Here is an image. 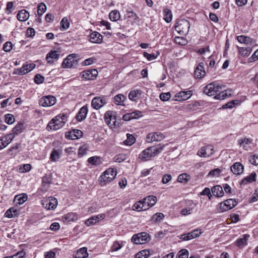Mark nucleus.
I'll use <instances>...</instances> for the list:
<instances>
[{
	"label": "nucleus",
	"mask_w": 258,
	"mask_h": 258,
	"mask_svg": "<svg viewBox=\"0 0 258 258\" xmlns=\"http://www.w3.org/2000/svg\"><path fill=\"white\" fill-rule=\"evenodd\" d=\"M165 145L159 144L143 150L139 155V158L143 161L150 160L152 157L159 154L164 149Z\"/></svg>",
	"instance_id": "obj_1"
},
{
	"label": "nucleus",
	"mask_w": 258,
	"mask_h": 258,
	"mask_svg": "<svg viewBox=\"0 0 258 258\" xmlns=\"http://www.w3.org/2000/svg\"><path fill=\"white\" fill-rule=\"evenodd\" d=\"M117 174L116 170L114 169L108 168L99 177V182L102 186L105 185L107 183L112 181Z\"/></svg>",
	"instance_id": "obj_2"
},
{
	"label": "nucleus",
	"mask_w": 258,
	"mask_h": 258,
	"mask_svg": "<svg viewBox=\"0 0 258 258\" xmlns=\"http://www.w3.org/2000/svg\"><path fill=\"white\" fill-rule=\"evenodd\" d=\"M190 28L189 22L184 19L178 20L175 26V29L177 33L181 35L185 36L188 33Z\"/></svg>",
	"instance_id": "obj_3"
},
{
	"label": "nucleus",
	"mask_w": 258,
	"mask_h": 258,
	"mask_svg": "<svg viewBox=\"0 0 258 258\" xmlns=\"http://www.w3.org/2000/svg\"><path fill=\"white\" fill-rule=\"evenodd\" d=\"M223 87V86L220 85L217 82H214L205 86L203 89V92L208 96H213L220 91Z\"/></svg>",
	"instance_id": "obj_4"
},
{
	"label": "nucleus",
	"mask_w": 258,
	"mask_h": 258,
	"mask_svg": "<svg viewBox=\"0 0 258 258\" xmlns=\"http://www.w3.org/2000/svg\"><path fill=\"white\" fill-rule=\"evenodd\" d=\"M151 236L145 232L134 234L132 237V241L136 244H143L148 243L151 240Z\"/></svg>",
	"instance_id": "obj_5"
},
{
	"label": "nucleus",
	"mask_w": 258,
	"mask_h": 258,
	"mask_svg": "<svg viewBox=\"0 0 258 258\" xmlns=\"http://www.w3.org/2000/svg\"><path fill=\"white\" fill-rule=\"evenodd\" d=\"M77 54L75 53H72L69 55L67 58H66L62 64L61 67L62 68H75L78 64V60L76 59Z\"/></svg>",
	"instance_id": "obj_6"
},
{
	"label": "nucleus",
	"mask_w": 258,
	"mask_h": 258,
	"mask_svg": "<svg viewBox=\"0 0 258 258\" xmlns=\"http://www.w3.org/2000/svg\"><path fill=\"white\" fill-rule=\"evenodd\" d=\"M60 118V116L57 115L51 119L46 127V130L48 131L52 130L56 131L63 126L64 122L59 119Z\"/></svg>",
	"instance_id": "obj_7"
},
{
	"label": "nucleus",
	"mask_w": 258,
	"mask_h": 258,
	"mask_svg": "<svg viewBox=\"0 0 258 258\" xmlns=\"http://www.w3.org/2000/svg\"><path fill=\"white\" fill-rule=\"evenodd\" d=\"M237 204V202L235 199H229L221 202L219 204V211L224 212L229 210L232 209Z\"/></svg>",
	"instance_id": "obj_8"
},
{
	"label": "nucleus",
	"mask_w": 258,
	"mask_h": 258,
	"mask_svg": "<svg viewBox=\"0 0 258 258\" xmlns=\"http://www.w3.org/2000/svg\"><path fill=\"white\" fill-rule=\"evenodd\" d=\"M214 153V148L211 145L201 147L198 151L197 155L201 157L207 158L210 157Z\"/></svg>",
	"instance_id": "obj_9"
},
{
	"label": "nucleus",
	"mask_w": 258,
	"mask_h": 258,
	"mask_svg": "<svg viewBox=\"0 0 258 258\" xmlns=\"http://www.w3.org/2000/svg\"><path fill=\"white\" fill-rule=\"evenodd\" d=\"M56 101V98L52 95L45 96L41 98L39 103L43 107H49L53 105Z\"/></svg>",
	"instance_id": "obj_10"
},
{
	"label": "nucleus",
	"mask_w": 258,
	"mask_h": 258,
	"mask_svg": "<svg viewBox=\"0 0 258 258\" xmlns=\"http://www.w3.org/2000/svg\"><path fill=\"white\" fill-rule=\"evenodd\" d=\"M165 138L164 135L160 132H152L148 134L146 138V141L147 143L153 142H160Z\"/></svg>",
	"instance_id": "obj_11"
},
{
	"label": "nucleus",
	"mask_w": 258,
	"mask_h": 258,
	"mask_svg": "<svg viewBox=\"0 0 258 258\" xmlns=\"http://www.w3.org/2000/svg\"><path fill=\"white\" fill-rule=\"evenodd\" d=\"M42 205L47 210H53L57 204V200L53 197H49L48 199L43 200Z\"/></svg>",
	"instance_id": "obj_12"
},
{
	"label": "nucleus",
	"mask_w": 258,
	"mask_h": 258,
	"mask_svg": "<svg viewBox=\"0 0 258 258\" xmlns=\"http://www.w3.org/2000/svg\"><path fill=\"white\" fill-rule=\"evenodd\" d=\"M192 95V91L189 90L186 91H180L177 93L174 99V101H181L189 99Z\"/></svg>",
	"instance_id": "obj_13"
},
{
	"label": "nucleus",
	"mask_w": 258,
	"mask_h": 258,
	"mask_svg": "<svg viewBox=\"0 0 258 258\" xmlns=\"http://www.w3.org/2000/svg\"><path fill=\"white\" fill-rule=\"evenodd\" d=\"M202 234V232L199 229H196L187 234L180 235V239L183 241H187L195 238L198 237Z\"/></svg>",
	"instance_id": "obj_14"
},
{
	"label": "nucleus",
	"mask_w": 258,
	"mask_h": 258,
	"mask_svg": "<svg viewBox=\"0 0 258 258\" xmlns=\"http://www.w3.org/2000/svg\"><path fill=\"white\" fill-rule=\"evenodd\" d=\"M106 103L104 97H96L93 99L91 102L92 106L95 109L98 110Z\"/></svg>",
	"instance_id": "obj_15"
},
{
	"label": "nucleus",
	"mask_w": 258,
	"mask_h": 258,
	"mask_svg": "<svg viewBox=\"0 0 258 258\" xmlns=\"http://www.w3.org/2000/svg\"><path fill=\"white\" fill-rule=\"evenodd\" d=\"M195 77L196 79H201L206 75V72L204 70V64L203 62H200L196 67L195 72Z\"/></svg>",
	"instance_id": "obj_16"
},
{
	"label": "nucleus",
	"mask_w": 258,
	"mask_h": 258,
	"mask_svg": "<svg viewBox=\"0 0 258 258\" xmlns=\"http://www.w3.org/2000/svg\"><path fill=\"white\" fill-rule=\"evenodd\" d=\"M82 77L86 80H93L98 75V72L96 69L86 70L82 73Z\"/></svg>",
	"instance_id": "obj_17"
},
{
	"label": "nucleus",
	"mask_w": 258,
	"mask_h": 258,
	"mask_svg": "<svg viewBox=\"0 0 258 258\" xmlns=\"http://www.w3.org/2000/svg\"><path fill=\"white\" fill-rule=\"evenodd\" d=\"M88 108L87 106H84L80 109L78 114L76 116V118L79 121L84 120L88 113Z\"/></svg>",
	"instance_id": "obj_18"
},
{
	"label": "nucleus",
	"mask_w": 258,
	"mask_h": 258,
	"mask_svg": "<svg viewBox=\"0 0 258 258\" xmlns=\"http://www.w3.org/2000/svg\"><path fill=\"white\" fill-rule=\"evenodd\" d=\"M25 130L24 123L23 122H18L15 126L13 128L12 132L11 133L14 135V137L21 133H22Z\"/></svg>",
	"instance_id": "obj_19"
},
{
	"label": "nucleus",
	"mask_w": 258,
	"mask_h": 258,
	"mask_svg": "<svg viewBox=\"0 0 258 258\" xmlns=\"http://www.w3.org/2000/svg\"><path fill=\"white\" fill-rule=\"evenodd\" d=\"M90 41L92 43H100L102 41V36L98 32L94 31L89 35Z\"/></svg>",
	"instance_id": "obj_20"
},
{
	"label": "nucleus",
	"mask_w": 258,
	"mask_h": 258,
	"mask_svg": "<svg viewBox=\"0 0 258 258\" xmlns=\"http://www.w3.org/2000/svg\"><path fill=\"white\" fill-rule=\"evenodd\" d=\"M256 174L255 172H252L250 175L244 178L240 182L241 185H245L248 183H252L256 180Z\"/></svg>",
	"instance_id": "obj_21"
},
{
	"label": "nucleus",
	"mask_w": 258,
	"mask_h": 258,
	"mask_svg": "<svg viewBox=\"0 0 258 258\" xmlns=\"http://www.w3.org/2000/svg\"><path fill=\"white\" fill-rule=\"evenodd\" d=\"M231 170L234 174L239 175L243 172V166L239 162H236L231 167Z\"/></svg>",
	"instance_id": "obj_22"
},
{
	"label": "nucleus",
	"mask_w": 258,
	"mask_h": 258,
	"mask_svg": "<svg viewBox=\"0 0 258 258\" xmlns=\"http://www.w3.org/2000/svg\"><path fill=\"white\" fill-rule=\"evenodd\" d=\"M126 100V97L122 94H118L113 98V102L117 105L124 106V102Z\"/></svg>",
	"instance_id": "obj_23"
},
{
	"label": "nucleus",
	"mask_w": 258,
	"mask_h": 258,
	"mask_svg": "<svg viewBox=\"0 0 258 258\" xmlns=\"http://www.w3.org/2000/svg\"><path fill=\"white\" fill-rule=\"evenodd\" d=\"M249 235L244 234L242 237L237 239L235 242V245L238 247H243L247 244V240Z\"/></svg>",
	"instance_id": "obj_24"
},
{
	"label": "nucleus",
	"mask_w": 258,
	"mask_h": 258,
	"mask_svg": "<svg viewBox=\"0 0 258 258\" xmlns=\"http://www.w3.org/2000/svg\"><path fill=\"white\" fill-rule=\"evenodd\" d=\"M213 196L217 197H221L224 195V191L221 186L217 185L213 186L211 189Z\"/></svg>",
	"instance_id": "obj_25"
},
{
	"label": "nucleus",
	"mask_w": 258,
	"mask_h": 258,
	"mask_svg": "<svg viewBox=\"0 0 258 258\" xmlns=\"http://www.w3.org/2000/svg\"><path fill=\"white\" fill-rule=\"evenodd\" d=\"M29 17V12L24 9L20 11L17 15V18L20 21H26Z\"/></svg>",
	"instance_id": "obj_26"
},
{
	"label": "nucleus",
	"mask_w": 258,
	"mask_h": 258,
	"mask_svg": "<svg viewBox=\"0 0 258 258\" xmlns=\"http://www.w3.org/2000/svg\"><path fill=\"white\" fill-rule=\"evenodd\" d=\"M87 249L83 247L78 250L74 255L75 258H86L88 256Z\"/></svg>",
	"instance_id": "obj_27"
},
{
	"label": "nucleus",
	"mask_w": 258,
	"mask_h": 258,
	"mask_svg": "<svg viewBox=\"0 0 258 258\" xmlns=\"http://www.w3.org/2000/svg\"><path fill=\"white\" fill-rule=\"evenodd\" d=\"M232 90H226L221 91L219 94H217L215 96V98L216 99L223 100L227 97L231 96Z\"/></svg>",
	"instance_id": "obj_28"
},
{
	"label": "nucleus",
	"mask_w": 258,
	"mask_h": 258,
	"mask_svg": "<svg viewBox=\"0 0 258 258\" xmlns=\"http://www.w3.org/2000/svg\"><path fill=\"white\" fill-rule=\"evenodd\" d=\"M157 202V198L154 196H149L144 198V203L147 204L148 209L154 206Z\"/></svg>",
	"instance_id": "obj_29"
},
{
	"label": "nucleus",
	"mask_w": 258,
	"mask_h": 258,
	"mask_svg": "<svg viewBox=\"0 0 258 258\" xmlns=\"http://www.w3.org/2000/svg\"><path fill=\"white\" fill-rule=\"evenodd\" d=\"M19 213L20 211L15 209V208H11L6 211L5 216L7 218H11L18 216L19 215Z\"/></svg>",
	"instance_id": "obj_30"
},
{
	"label": "nucleus",
	"mask_w": 258,
	"mask_h": 258,
	"mask_svg": "<svg viewBox=\"0 0 258 258\" xmlns=\"http://www.w3.org/2000/svg\"><path fill=\"white\" fill-rule=\"evenodd\" d=\"M237 41L241 43L251 44L253 42V39L248 36L244 35H240L237 37Z\"/></svg>",
	"instance_id": "obj_31"
},
{
	"label": "nucleus",
	"mask_w": 258,
	"mask_h": 258,
	"mask_svg": "<svg viewBox=\"0 0 258 258\" xmlns=\"http://www.w3.org/2000/svg\"><path fill=\"white\" fill-rule=\"evenodd\" d=\"M252 140L248 138H243L238 140V145L242 146L244 150H247L248 146L251 143Z\"/></svg>",
	"instance_id": "obj_32"
},
{
	"label": "nucleus",
	"mask_w": 258,
	"mask_h": 258,
	"mask_svg": "<svg viewBox=\"0 0 258 258\" xmlns=\"http://www.w3.org/2000/svg\"><path fill=\"white\" fill-rule=\"evenodd\" d=\"M59 56V54H58L56 51H51L46 55V59L48 63H52V61L50 59H57L58 58Z\"/></svg>",
	"instance_id": "obj_33"
},
{
	"label": "nucleus",
	"mask_w": 258,
	"mask_h": 258,
	"mask_svg": "<svg viewBox=\"0 0 258 258\" xmlns=\"http://www.w3.org/2000/svg\"><path fill=\"white\" fill-rule=\"evenodd\" d=\"M133 210L138 212L146 210L148 209L147 206H144L142 203V201H140L136 203L132 207Z\"/></svg>",
	"instance_id": "obj_34"
},
{
	"label": "nucleus",
	"mask_w": 258,
	"mask_h": 258,
	"mask_svg": "<svg viewBox=\"0 0 258 258\" xmlns=\"http://www.w3.org/2000/svg\"><path fill=\"white\" fill-rule=\"evenodd\" d=\"M237 48L238 49V52L239 54H240L242 56H248L252 50L251 48L250 47L244 48L237 46Z\"/></svg>",
	"instance_id": "obj_35"
},
{
	"label": "nucleus",
	"mask_w": 258,
	"mask_h": 258,
	"mask_svg": "<svg viewBox=\"0 0 258 258\" xmlns=\"http://www.w3.org/2000/svg\"><path fill=\"white\" fill-rule=\"evenodd\" d=\"M164 19L167 23H169L172 19V14L171 11L167 8H166L163 11Z\"/></svg>",
	"instance_id": "obj_36"
},
{
	"label": "nucleus",
	"mask_w": 258,
	"mask_h": 258,
	"mask_svg": "<svg viewBox=\"0 0 258 258\" xmlns=\"http://www.w3.org/2000/svg\"><path fill=\"white\" fill-rule=\"evenodd\" d=\"M78 218V216L77 213H69L64 216V219L67 222L71 221H75Z\"/></svg>",
	"instance_id": "obj_37"
},
{
	"label": "nucleus",
	"mask_w": 258,
	"mask_h": 258,
	"mask_svg": "<svg viewBox=\"0 0 258 258\" xmlns=\"http://www.w3.org/2000/svg\"><path fill=\"white\" fill-rule=\"evenodd\" d=\"M27 199V196L26 194H23L21 195H17L15 196L14 201L16 202V201H18V202H16V205H21L23 204Z\"/></svg>",
	"instance_id": "obj_38"
},
{
	"label": "nucleus",
	"mask_w": 258,
	"mask_h": 258,
	"mask_svg": "<svg viewBox=\"0 0 258 258\" xmlns=\"http://www.w3.org/2000/svg\"><path fill=\"white\" fill-rule=\"evenodd\" d=\"M109 19L111 21L115 22L120 18V14L116 10L112 11L109 15Z\"/></svg>",
	"instance_id": "obj_39"
},
{
	"label": "nucleus",
	"mask_w": 258,
	"mask_h": 258,
	"mask_svg": "<svg viewBox=\"0 0 258 258\" xmlns=\"http://www.w3.org/2000/svg\"><path fill=\"white\" fill-rule=\"evenodd\" d=\"M240 101L238 100H232L225 104L222 106L223 108H232L235 105L240 104Z\"/></svg>",
	"instance_id": "obj_40"
},
{
	"label": "nucleus",
	"mask_w": 258,
	"mask_h": 258,
	"mask_svg": "<svg viewBox=\"0 0 258 258\" xmlns=\"http://www.w3.org/2000/svg\"><path fill=\"white\" fill-rule=\"evenodd\" d=\"M14 135H12L11 134H8L6 136L2 137L1 138L3 140V142H4L5 145L6 147L12 141L13 139L14 138Z\"/></svg>",
	"instance_id": "obj_41"
},
{
	"label": "nucleus",
	"mask_w": 258,
	"mask_h": 258,
	"mask_svg": "<svg viewBox=\"0 0 258 258\" xmlns=\"http://www.w3.org/2000/svg\"><path fill=\"white\" fill-rule=\"evenodd\" d=\"M88 162L94 165H99L101 163L100 158L98 156H93L90 157L88 159Z\"/></svg>",
	"instance_id": "obj_42"
},
{
	"label": "nucleus",
	"mask_w": 258,
	"mask_h": 258,
	"mask_svg": "<svg viewBox=\"0 0 258 258\" xmlns=\"http://www.w3.org/2000/svg\"><path fill=\"white\" fill-rule=\"evenodd\" d=\"M189 175L187 173H182L178 175L177 181L179 182L186 183L189 178Z\"/></svg>",
	"instance_id": "obj_43"
},
{
	"label": "nucleus",
	"mask_w": 258,
	"mask_h": 258,
	"mask_svg": "<svg viewBox=\"0 0 258 258\" xmlns=\"http://www.w3.org/2000/svg\"><path fill=\"white\" fill-rule=\"evenodd\" d=\"M47 9L46 5L43 3H41L38 6L37 14L39 17H41L46 11Z\"/></svg>",
	"instance_id": "obj_44"
},
{
	"label": "nucleus",
	"mask_w": 258,
	"mask_h": 258,
	"mask_svg": "<svg viewBox=\"0 0 258 258\" xmlns=\"http://www.w3.org/2000/svg\"><path fill=\"white\" fill-rule=\"evenodd\" d=\"M249 163L254 165H258V155L256 154H251L248 157Z\"/></svg>",
	"instance_id": "obj_45"
},
{
	"label": "nucleus",
	"mask_w": 258,
	"mask_h": 258,
	"mask_svg": "<svg viewBox=\"0 0 258 258\" xmlns=\"http://www.w3.org/2000/svg\"><path fill=\"white\" fill-rule=\"evenodd\" d=\"M127 139L124 141V144L127 146H131L135 142V138L132 135L129 134H126Z\"/></svg>",
	"instance_id": "obj_46"
},
{
	"label": "nucleus",
	"mask_w": 258,
	"mask_h": 258,
	"mask_svg": "<svg viewBox=\"0 0 258 258\" xmlns=\"http://www.w3.org/2000/svg\"><path fill=\"white\" fill-rule=\"evenodd\" d=\"M60 158V153L58 150H53L50 154V159L52 161H56Z\"/></svg>",
	"instance_id": "obj_47"
},
{
	"label": "nucleus",
	"mask_w": 258,
	"mask_h": 258,
	"mask_svg": "<svg viewBox=\"0 0 258 258\" xmlns=\"http://www.w3.org/2000/svg\"><path fill=\"white\" fill-rule=\"evenodd\" d=\"M150 255V251L145 249L139 251L136 254V258H146Z\"/></svg>",
	"instance_id": "obj_48"
},
{
	"label": "nucleus",
	"mask_w": 258,
	"mask_h": 258,
	"mask_svg": "<svg viewBox=\"0 0 258 258\" xmlns=\"http://www.w3.org/2000/svg\"><path fill=\"white\" fill-rule=\"evenodd\" d=\"M88 150V147L84 145L80 147L78 150V156L79 157H82L84 155L86 154L87 151Z\"/></svg>",
	"instance_id": "obj_49"
},
{
	"label": "nucleus",
	"mask_w": 258,
	"mask_h": 258,
	"mask_svg": "<svg viewBox=\"0 0 258 258\" xmlns=\"http://www.w3.org/2000/svg\"><path fill=\"white\" fill-rule=\"evenodd\" d=\"M188 251L186 249H182L180 250L176 258H188Z\"/></svg>",
	"instance_id": "obj_50"
},
{
	"label": "nucleus",
	"mask_w": 258,
	"mask_h": 258,
	"mask_svg": "<svg viewBox=\"0 0 258 258\" xmlns=\"http://www.w3.org/2000/svg\"><path fill=\"white\" fill-rule=\"evenodd\" d=\"M60 25L62 29L67 30L70 27V22L69 21L67 17H64L62 18L60 22Z\"/></svg>",
	"instance_id": "obj_51"
},
{
	"label": "nucleus",
	"mask_w": 258,
	"mask_h": 258,
	"mask_svg": "<svg viewBox=\"0 0 258 258\" xmlns=\"http://www.w3.org/2000/svg\"><path fill=\"white\" fill-rule=\"evenodd\" d=\"M140 94V91L137 90H133L131 91L128 94V98L133 101H136V97H137L138 95Z\"/></svg>",
	"instance_id": "obj_52"
},
{
	"label": "nucleus",
	"mask_w": 258,
	"mask_h": 258,
	"mask_svg": "<svg viewBox=\"0 0 258 258\" xmlns=\"http://www.w3.org/2000/svg\"><path fill=\"white\" fill-rule=\"evenodd\" d=\"M5 122L9 124H11L15 121V118L11 114H7L5 115Z\"/></svg>",
	"instance_id": "obj_53"
},
{
	"label": "nucleus",
	"mask_w": 258,
	"mask_h": 258,
	"mask_svg": "<svg viewBox=\"0 0 258 258\" xmlns=\"http://www.w3.org/2000/svg\"><path fill=\"white\" fill-rule=\"evenodd\" d=\"M174 41L176 43L180 45H184L187 43L186 40L181 37L176 36L174 38Z\"/></svg>",
	"instance_id": "obj_54"
},
{
	"label": "nucleus",
	"mask_w": 258,
	"mask_h": 258,
	"mask_svg": "<svg viewBox=\"0 0 258 258\" xmlns=\"http://www.w3.org/2000/svg\"><path fill=\"white\" fill-rule=\"evenodd\" d=\"M104 118L107 122L115 119V116L112 115V112L111 111H108L105 113L104 115Z\"/></svg>",
	"instance_id": "obj_55"
},
{
	"label": "nucleus",
	"mask_w": 258,
	"mask_h": 258,
	"mask_svg": "<svg viewBox=\"0 0 258 258\" xmlns=\"http://www.w3.org/2000/svg\"><path fill=\"white\" fill-rule=\"evenodd\" d=\"M44 81V78L43 76L40 74H36L34 77V82L37 84H40L43 83Z\"/></svg>",
	"instance_id": "obj_56"
},
{
	"label": "nucleus",
	"mask_w": 258,
	"mask_h": 258,
	"mask_svg": "<svg viewBox=\"0 0 258 258\" xmlns=\"http://www.w3.org/2000/svg\"><path fill=\"white\" fill-rule=\"evenodd\" d=\"M13 48V44L10 41L6 42L3 45V50L6 52H10Z\"/></svg>",
	"instance_id": "obj_57"
},
{
	"label": "nucleus",
	"mask_w": 258,
	"mask_h": 258,
	"mask_svg": "<svg viewBox=\"0 0 258 258\" xmlns=\"http://www.w3.org/2000/svg\"><path fill=\"white\" fill-rule=\"evenodd\" d=\"M164 217L163 214L161 213H157L152 217V220L154 222H157L162 220Z\"/></svg>",
	"instance_id": "obj_58"
},
{
	"label": "nucleus",
	"mask_w": 258,
	"mask_h": 258,
	"mask_svg": "<svg viewBox=\"0 0 258 258\" xmlns=\"http://www.w3.org/2000/svg\"><path fill=\"white\" fill-rule=\"evenodd\" d=\"M170 93L169 92L167 93H162L160 95V99L163 101H166L168 100L170 98Z\"/></svg>",
	"instance_id": "obj_59"
},
{
	"label": "nucleus",
	"mask_w": 258,
	"mask_h": 258,
	"mask_svg": "<svg viewBox=\"0 0 258 258\" xmlns=\"http://www.w3.org/2000/svg\"><path fill=\"white\" fill-rule=\"evenodd\" d=\"M132 119H138L142 116V112L139 110H136L130 113Z\"/></svg>",
	"instance_id": "obj_60"
},
{
	"label": "nucleus",
	"mask_w": 258,
	"mask_h": 258,
	"mask_svg": "<svg viewBox=\"0 0 258 258\" xmlns=\"http://www.w3.org/2000/svg\"><path fill=\"white\" fill-rule=\"evenodd\" d=\"M126 15L127 18H132L134 21H136L139 19L137 15L132 11H127Z\"/></svg>",
	"instance_id": "obj_61"
},
{
	"label": "nucleus",
	"mask_w": 258,
	"mask_h": 258,
	"mask_svg": "<svg viewBox=\"0 0 258 258\" xmlns=\"http://www.w3.org/2000/svg\"><path fill=\"white\" fill-rule=\"evenodd\" d=\"M172 179V176L169 174H165L163 176L162 182L163 184H166L169 182Z\"/></svg>",
	"instance_id": "obj_62"
},
{
	"label": "nucleus",
	"mask_w": 258,
	"mask_h": 258,
	"mask_svg": "<svg viewBox=\"0 0 258 258\" xmlns=\"http://www.w3.org/2000/svg\"><path fill=\"white\" fill-rule=\"evenodd\" d=\"M74 137L77 139L80 138L83 136V132L77 129H75L72 131Z\"/></svg>",
	"instance_id": "obj_63"
},
{
	"label": "nucleus",
	"mask_w": 258,
	"mask_h": 258,
	"mask_svg": "<svg viewBox=\"0 0 258 258\" xmlns=\"http://www.w3.org/2000/svg\"><path fill=\"white\" fill-rule=\"evenodd\" d=\"M96 223L97 221L96 220H95L94 216L90 217L85 221V224L88 226H90L91 225H94Z\"/></svg>",
	"instance_id": "obj_64"
}]
</instances>
